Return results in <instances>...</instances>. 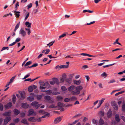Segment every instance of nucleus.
Segmentation results:
<instances>
[{"label":"nucleus","instance_id":"obj_1","mask_svg":"<svg viewBox=\"0 0 125 125\" xmlns=\"http://www.w3.org/2000/svg\"><path fill=\"white\" fill-rule=\"evenodd\" d=\"M50 87V85L48 82H46L45 83L42 82L40 83V89H41L48 88Z\"/></svg>","mask_w":125,"mask_h":125},{"label":"nucleus","instance_id":"obj_2","mask_svg":"<svg viewBox=\"0 0 125 125\" xmlns=\"http://www.w3.org/2000/svg\"><path fill=\"white\" fill-rule=\"evenodd\" d=\"M83 89L82 86H78L75 87V91H72L71 94L72 95H77L80 93V91Z\"/></svg>","mask_w":125,"mask_h":125},{"label":"nucleus","instance_id":"obj_3","mask_svg":"<svg viewBox=\"0 0 125 125\" xmlns=\"http://www.w3.org/2000/svg\"><path fill=\"white\" fill-rule=\"evenodd\" d=\"M36 115V112H35L33 109H30L28 112V116L31 115L33 116H35Z\"/></svg>","mask_w":125,"mask_h":125},{"label":"nucleus","instance_id":"obj_4","mask_svg":"<svg viewBox=\"0 0 125 125\" xmlns=\"http://www.w3.org/2000/svg\"><path fill=\"white\" fill-rule=\"evenodd\" d=\"M31 105L33 107H35L36 109H37L40 106L41 104H39L37 102L34 101L31 103Z\"/></svg>","mask_w":125,"mask_h":125},{"label":"nucleus","instance_id":"obj_5","mask_svg":"<svg viewBox=\"0 0 125 125\" xmlns=\"http://www.w3.org/2000/svg\"><path fill=\"white\" fill-rule=\"evenodd\" d=\"M50 83L51 84H54L55 83L56 84H58V79L56 78H53L52 79V81H50Z\"/></svg>","mask_w":125,"mask_h":125},{"label":"nucleus","instance_id":"obj_6","mask_svg":"<svg viewBox=\"0 0 125 125\" xmlns=\"http://www.w3.org/2000/svg\"><path fill=\"white\" fill-rule=\"evenodd\" d=\"M19 34L22 37H24L26 36V33L23 29L21 28L19 31Z\"/></svg>","mask_w":125,"mask_h":125},{"label":"nucleus","instance_id":"obj_7","mask_svg":"<svg viewBox=\"0 0 125 125\" xmlns=\"http://www.w3.org/2000/svg\"><path fill=\"white\" fill-rule=\"evenodd\" d=\"M75 89V86L73 85H72L68 88V91L71 92L72 91H74V90Z\"/></svg>","mask_w":125,"mask_h":125},{"label":"nucleus","instance_id":"obj_8","mask_svg":"<svg viewBox=\"0 0 125 125\" xmlns=\"http://www.w3.org/2000/svg\"><path fill=\"white\" fill-rule=\"evenodd\" d=\"M19 94L21 95V99H23L25 98V94L24 92L20 91L19 92Z\"/></svg>","mask_w":125,"mask_h":125},{"label":"nucleus","instance_id":"obj_9","mask_svg":"<svg viewBox=\"0 0 125 125\" xmlns=\"http://www.w3.org/2000/svg\"><path fill=\"white\" fill-rule=\"evenodd\" d=\"M11 117L9 116L7 117L4 120V123L6 124L11 120Z\"/></svg>","mask_w":125,"mask_h":125},{"label":"nucleus","instance_id":"obj_10","mask_svg":"<svg viewBox=\"0 0 125 125\" xmlns=\"http://www.w3.org/2000/svg\"><path fill=\"white\" fill-rule=\"evenodd\" d=\"M61 120V117H59L56 118L54 120V124H56L59 122Z\"/></svg>","mask_w":125,"mask_h":125},{"label":"nucleus","instance_id":"obj_11","mask_svg":"<svg viewBox=\"0 0 125 125\" xmlns=\"http://www.w3.org/2000/svg\"><path fill=\"white\" fill-rule=\"evenodd\" d=\"M29 105L27 103H22L21 104V107L23 108H28Z\"/></svg>","mask_w":125,"mask_h":125},{"label":"nucleus","instance_id":"obj_12","mask_svg":"<svg viewBox=\"0 0 125 125\" xmlns=\"http://www.w3.org/2000/svg\"><path fill=\"white\" fill-rule=\"evenodd\" d=\"M12 106V103H11L10 102L8 103L5 106V108L6 109H9Z\"/></svg>","mask_w":125,"mask_h":125},{"label":"nucleus","instance_id":"obj_13","mask_svg":"<svg viewBox=\"0 0 125 125\" xmlns=\"http://www.w3.org/2000/svg\"><path fill=\"white\" fill-rule=\"evenodd\" d=\"M28 120L29 121L34 122L36 121L35 117H31L28 119Z\"/></svg>","mask_w":125,"mask_h":125},{"label":"nucleus","instance_id":"obj_14","mask_svg":"<svg viewBox=\"0 0 125 125\" xmlns=\"http://www.w3.org/2000/svg\"><path fill=\"white\" fill-rule=\"evenodd\" d=\"M42 91L45 92H46V94H47L51 95L52 94V91L51 90H49L46 91L45 90H42Z\"/></svg>","mask_w":125,"mask_h":125},{"label":"nucleus","instance_id":"obj_15","mask_svg":"<svg viewBox=\"0 0 125 125\" xmlns=\"http://www.w3.org/2000/svg\"><path fill=\"white\" fill-rule=\"evenodd\" d=\"M30 28H29V27H27L25 28V30L27 32L28 35H30L31 33Z\"/></svg>","mask_w":125,"mask_h":125},{"label":"nucleus","instance_id":"obj_16","mask_svg":"<svg viewBox=\"0 0 125 125\" xmlns=\"http://www.w3.org/2000/svg\"><path fill=\"white\" fill-rule=\"evenodd\" d=\"M38 112L39 113L41 114L42 115L45 114L47 113V112H45L44 110H41L39 111H38Z\"/></svg>","mask_w":125,"mask_h":125},{"label":"nucleus","instance_id":"obj_17","mask_svg":"<svg viewBox=\"0 0 125 125\" xmlns=\"http://www.w3.org/2000/svg\"><path fill=\"white\" fill-rule=\"evenodd\" d=\"M14 13L15 15V16L17 18H18L20 16L19 13H20V12L18 11H14Z\"/></svg>","mask_w":125,"mask_h":125},{"label":"nucleus","instance_id":"obj_18","mask_svg":"<svg viewBox=\"0 0 125 125\" xmlns=\"http://www.w3.org/2000/svg\"><path fill=\"white\" fill-rule=\"evenodd\" d=\"M45 99L46 100L49 101L51 99V97L49 96L46 95L44 96Z\"/></svg>","mask_w":125,"mask_h":125},{"label":"nucleus","instance_id":"obj_19","mask_svg":"<svg viewBox=\"0 0 125 125\" xmlns=\"http://www.w3.org/2000/svg\"><path fill=\"white\" fill-rule=\"evenodd\" d=\"M115 119L116 121L119 122L120 121L119 115L118 114L116 115H115Z\"/></svg>","mask_w":125,"mask_h":125},{"label":"nucleus","instance_id":"obj_20","mask_svg":"<svg viewBox=\"0 0 125 125\" xmlns=\"http://www.w3.org/2000/svg\"><path fill=\"white\" fill-rule=\"evenodd\" d=\"M122 110L123 112H125V104L124 103H123L122 104Z\"/></svg>","mask_w":125,"mask_h":125},{"label":"nucleus","instance_id":"obj_21","mask_svg":"<svg viewBox=\"0 0 125 125\" xmlns=\"http://www.w3.org/2000/svg\"><path fill=\"white\" fill-rule=\"evenodd\" d=\"M81 83V81L80 80H74V83L76 84L77 85H79Z\"/></svg>","mask_w":125,"mask_h":125},{"label":"nucleus","instance_id":"obj_22","mask_svg":"<svg viewBox=\"0 0 125 125\" xmlns=\"http://www.w3.org/2000/svg\"><path fill=\"white\" fill-rule=\"evenodd\" d=\"M10 112H5L3 114V115L4 116H10Z\"/></svg>","mask_w":125,"mask_h":125},{"label":"nucleus","instance_id":"obj_23","mask_svg":"<svg viewBox=\"0 0 125 125\" xmlns=\"http://www.w3.org/2000/svg\"><path fill=\"white\" fill-rule=\"evenodd\" d=\"M49 107L51 108H57V106L54 104H52L50 105Z\"/></svg>","mask_w":125,"mask_h":125},{"label":"nucleus","instance_id":"obj_24","mask_svg":"<svg viewBox=\"0 0 125 125\" xmlns=\"http://www.w3.org/2000/svg\"><path fill=\"white\" fill-rule=\"evenodd\" d=\"M22 123L26 124H28V123L27 122V120L25 119L24 118L22 119L21 121Z\"/></svg>","mask_w":125,"mask_h":125},{"label":"nucleus","instance_id":"obj_25","mask_svg":"<svg viewBox=\"0 0 125 125\" xmlns=\"http://www.w3.org/2000/svg\"><path fill=\"white\" fill-rule=\"evenodd\" d=\"M83 13H85L86 12H88L90 13H92L93 12V11L90 10H85L83 11Z\"/></svg>","mask_w":125,"mask_h":125},{"label":"nucleus","instance_id":"obj_26","mask_svg":"<svg viewBox=\"0 0 125 125\" xmlns=\"http://www.w3.org/2000/svg\"><path fill=\"white\" fill-rule=\"evenodd\" d=\"M104 122L103 120V119L101 118L99 120V123L100 125H102L104 124Z\"/></svg>","mask_w":125,"mask_h":125},{"label":"nucleus","instance_id":"obj_27","mask_svg":"<svg viewBox=\"0 0 125 125\" xmlns=\"http://www.w3.org/2000/svg\"><path fill=\"white\" fill-rule=\"evenodd\" d=\"M25 25L27 26V27H29V28L31 27V23L29 22H26L25 23Z\"/></svg>","mask_w":125,"mask_h":125},{"label":"nucleus","instance_id":"obj_28","mask_svg":"<svg viewBox=\"0 0 125 125\" xmlns=\"http://www.w3.org/2000/svg\"><path fill=\"white\" fill-rule=\"evenodd\" d=\"M68 67V65H61L59 66V67L60 68H67Z\"/></svg>","mask_w":125,"mask_h":125},{"label":"nucleus","instance_id":"obj_29","mask_svg":"<svg viewBox=\"0 0 125 125\" xmlns=\"http://www.w3.org/2000/svg\"><path fill=\"white\" fill-rule=\"evenodd\" d=\"M27 99L30 101H32L34 100V97L32 96H29L27 97Z\"/></svg>","mask_w":125,"mask_h":125},{"label":"nucleus","instance_id":"obj_30","mask_svg":"<svg viewBox=\"0 0 125 125\" xmlns=\"http://www.w3.org/2000/svg\"><path fill=\"white\" fill-rule=\"evenodd\" d=\"M20 22H19L18 23L15 27V29L14 30V31H15L17 29L19 28L20 26Z\"/></svg>","mask_w":125,"mask_h":125},{"label":"nucleus","instance_id":"obj_31","mask_svg":"<svg viewBox=\"0 0 125 125\" xmlns=\"http://www.w3.org/2000/svg\"><path fill=\"white\" fill-rule=\"evenodd\" d=\"M113 105L114 106V108L115 110H117L118 108V106L117 104L115 103H114L113 104Z\"/></svg>","mask_w":125,"mask_h":125},{"label":"nucleus","instance_id":"obj_32","mask_svg":"<svg viewBox=\"0 0 125 125\" xmlns=\"http://www.w3.org/2000/svg\"><path fill=\"white\" fill-rule=\"evenodd\" d=\"M61 89L63 92H65L67 90L66 87L64 86H61Z\"/></svg>","mask_w":125,"mask_h":125},{"label":"nucleus","instance_id":"obj_33","mask_svg":"<svg viewBox=\"0 0 125 125\" xmlns=\"http://www.w3.org/2000/svg\"><path fill=\"white\" fill-rule=\"evenodd\" d=\"M16 75H15V76H14L13 77H12L10 80V81L9 82H10V83H12L13 81L14 80L15 78L16 77Z\"/></svg>","mask_w":125,"mask_h":125},{"label":"nucleus","instance_id":"obj_34","mask_svg":"<svg viewBox=\"0 0 125 125\" xmlns=\"http://www.w3.org/2000/svg\"><path fill=\"white\" fill-rule=\"evenodd\" d=\"M44 115L41 117L42 118H44L46 117L47 116H48L50 115V114L48 113H47L46 114H44Z\"/></svg>","mask_w":125,"mask_h":125},{"label":"nucleus","instance_id":"obj_35","mask_svg":"<svg viewBox=\"0 0 125 125\" xmlns=\"http://www.w3.org/2000/svg\"><path fill=\"white\" fill-rule=\"evenodd\" d=\"M112 115V113L110 111H108L107 113V116L108 118H109L111 117Z\"/></svg>","mask_w":125,"mask_h":125},{"label":"nucleus","instance_id":"obj_36","mask_svg":"<svg viewBox=\"0 0 125 125\" xmlns=\"http://www.w3.org/2000/svg\"><path fill=\"white\" fill-rule=\"evenodd\" d=\"M72 81V79L71 78H69L67 79H66V82L69 83V84H70L71 83V82Z\"/></svg>","mask_w":125,"mask_h":125},{"label":"nucleus","instance_id":"obj_37","mask_svg":"<svg viewBox=\"0 0 125 125\" xmlns=\"http://www.w3.org/2000/svg\"><path fill=\"white\" fill-rule=\"evenodd\" d=\"M14 114L16 115H17L20 113V111L17 109H15L14 111Z\"/></svg>","mask_w":125,"mask_h":125},{"label":"nucleus","instance_id":"obj_38","mask_svg":"<svg viewBox=\"0 0 125 125\" xmlns=\"http://www.w3.org/2000/svg\"><path fill=\"white\" fill-rule=\"evenodd\" d=\"M60 93L59 92H52V94L53 95L58 94Z\"/></svg>","mask_w":125,"mask_h":125},{"label":"nucleus","instance_id":"obj_39","mask_svg":"<svg viewBox=\"0 0 125 125\" xmlns=\"http://www.w3.org/2000/svg\"><path fill=\"white\" fill-rule=\"evenodd\" d=\"M9 47H3L1 50V52L5 50L6 49H7V50H9Z\"/></svg>","mask_w":125,"mask_h":125},{"label":"nucleus","instance_id":"obj_40","mask_svg":"<svg viewBox=\"0 0 125 125\" xmlns=\"http://www.w3.org/2000/svg\"><path fill=\"white\" fill-rule=\"evenodd\" d=\"M57 105L59 107V108H61L63 106L62 104L60 102H59L58 103Z\"/></svg>","mask_w":125,"mask_h":125},{"label":"nucleus","instance_id":"obj_41","mask_svg":"<svg viewBox=\"0 0 125 125\" xmlns=\"http://www.w3.org/2000/svg\"><path fill=\"white\" fill-rule=\"evenodd\" d=\"M21 38L18 37L16 39L15 41L14 42L16 43L20 41H21Z\"/></svg>","mask_w":125,"mask_h":125},{"label":"nucleus","instance_id":"obj_42","mask_svg":"<svg viewBox=\"0 0 125 125\" xmlns=\"http://www.w3.org/2000/svg\"><path fill=\"white\" fill-rule=\"evenodd\" d=\"M32 62L31 61H29V62H27L26 64L24 66H27L29 65Z\"/></svg>","mask_w":125,"mask_h":125},{"label":"nucleus","instance_id":"obj_43","mask_svg":"<svg viewBox=\"0 0 125 125\" xmlns=\"http://www.w3.org/2000/svg\"><path fill=\"white\" fill-rule=\"evenodd\" d=\"M114 64H115V63H113V64H109V65H104V66H103V67L104 68H105L107 67H109V66H111L113 65H114Z\"/></svg>","mask_w":125,"mask_h":125},{"label":"nucleus","instance_id":"obj_44","mask_svg":"<svg viewBox=\"0 0 125 125\" xmlns=\"http://www.w3.org/2000/svg\"><path fill=\"white\" fill-rule=\"evenodd\" d=\"M77 99L76 98L75 96H73L71 97L70 99L72 101L75 100Z\"/></svg>","mask_w":125,"mask_h":125},{"label":"nucleus","instance_id":"obj_45","mask_svg":"<svg viewBox=\"0 0 125 125\" xmlns=\"http://www.w3.org/2000/svg\"><path fill=\"white\" fill-rule=\"evenodd\" d=\"M12 99L13 102L14 104L16 100V97L15 95L13 96Z\"/></svg>","mask_w":125,"mask_h":125},{"label":"nucleus","instance_id":"obj_46","mask_svg":"<svg viewBox=\"0 0 125 125\" xmlns=\"http://www.w3.org/2000/svg\"><path fill=\"white\" fill-rule=\"evenodd\" d=\"M57 99L60 101L62 100L63 99V98L62 97L60 96H57Z\"/></svg>","mask_w":125,"mask_h":125},{"label":"nucleus","instance_id":"obj_47","mask_svg":"<svg viewBox=\"0 0 125 125\" xmlns=\"http://www.w3.org/2000/svg\"><path fill=\"white\" fill-rule=\"evenodd\" d=\"M104 114V112L100 111L99 113V115L101 116H103Z\"/></svg>","mask_w":125,"mask_h":125},{"label":"nucleus","instance_id":"obj_48","mask_svg":"<svg viewBox=\"0 0 125 125\" xmlns=\"http://www.w3.org/2000/svg\"><path fill=\"white\" fill-rule=\"evenodd\" d=\"M124 92H125L124 91H121L120 92H118V93L116 94L115 95V96H117L119 94H121L123 93H124Z\"/></svg>","mask_w":125,"mask_h":125},{"label":"nucleus","instance_id":"obj_49","mask_svg":"<svg viewBox=\"0 0 125 125\" xmlns=\"http://www.w3.org/2000/svg\"><path fill=\"white\" fill-rule=\"evenodd\" d=\"M66 35V34H63L62 35L60 36L59 37V39H60L61 38H62L64 37Z\"/></svg>","mask_w":125,"mask_h":125},{"label":"nucleus","instance_id":"obj_50","mask_svg":"<svg viewBox=\"0 0 125 125\" xmlns=\"http://www.w3.org/2000/svg\"><path fill=\"white\" fill-rule=\"evenodd\" d=\"M28 91L30 92H32L33 91V88L32 86H31L29 87L28 88Z\"/></svg>","mask_w":125,"mask_h":125},{"label":"nucleus","instance_id":"obj_51","mask_svg":"<svg viewBox=\"0 0 125 125\" xmlns=\"http://www.w3.org/2000/svg\"><path fill=\"white\" fill-rule=\"evenodd\" d=\"M37 98L38 100H40L42 97V95H37Z\"/></svg>","mask_w":125,"mask_h":125},{"label":"nucleus","instance_id":"obj_52","mask_svg":"<svg viewBox=\"0 0 125 125\" xmlns=\"http://www.w3.org/2000/svg\"><path fill=\"white\" fill-rule=\"evenodd\" d=\"M3 105L1 104H0V110L2 111L3 110Z\"/></svg>","mask_w":125,"mask_h":125},{"label":"nucleus","instance_id":"obj_53","mask_svg":"<svg viewBox=\"0 0 125 125\" xmlns=\"http://www.w3.org/2000/svg\"><path fill=\"white\" fill-rule=\"evenodd\" d=\"M19 118H17L16 119H15L13 120V121L15 123H17L19 121Z\"/></svg>","mask_w":125,"mask_h":125},{"label":"nucleus","instance_id":"obj_54","mask_svg":"<svg viewBox=\"0 0 125 125\" xmlns=\"http://www.w3.org/2000/svg\"><path fill=\"white\" fill-rule=\"evenodd\" d=\"M107 74L105 73L104 72L103 73L101 74V76L102 77H104L105 76H107Z\"/></svg>","mask_w":125,"mask_h":125},{"label":"nucleus","instance_id":"obj_55","mask_svg":"<svg viewBox=\"0 0 125 125\" xmlns=\"http://www.w3.org/2000/svg\"><path fill=\"white\" fill-rule=\"evenodd\" d=\"M116 43H117V44H118L121 45L120 43L118 42V41H117V40H116L115 42L113 43V44H115Z\"/></svg>","mask_w":125,"mask_h":125},{"label":"nucleus","instance_id":"obj_56","mask_svg":"<svg viewBox=\"0 0 125 125\" xmlns=\"http://www.w3.org/2000/svg\"><path fill=\"white\" fill-rule=\"evenodd\" d=\"M32 6V3H31L29 4L28 5L27 7L28 9L31 8Z\"/></svg>","mask_w":125,"mask_h":125},{"label":"nucleus","instance_id":"obj_57","mask_svg":"<svg viewBox=\"0 0 125 125\" xmlns=\"http://www.w3.org/2000/svg\"><path fill=\"white\" fill-rule=\"evenodd\" d=\"M46 52H45V54H48L50 52V50L49 49H47L46 50Z\"/></svg>","mask_w":125,"mask_h":125},{"label":"nucleus","instance_id":"obj_58","mask_svg":"<svg viewBox=\"0 0 125 125\" xmlns=\"http://www.w3.org/2000/svg\"><path fill=\"white\" fill-rule=\"evenodd\" d=\"M115 80L114 79H112V80H110L109 82H108V83H112L114 82H115Z\"/></svg>","mask_w":125,"mask_h":125},{"label":"nucleus","instance_id":"obj_59","mask_svg":"<svg viewBox=\"0 0 125 125\" xmlns=\"http://www.w3.org/2000/svg\"><path fill=\"white\" fill-rule=\"evenodd\" d=\"M30 74H28L26 75L24 77V78H23L22 79L23 80L24 79H26V78H27L28 77H29L30 76Z\"/></svg>","mask_w":125,"mask_h":125},{"label":"nucleus","instance_id":"obj_60","mask_svg":"<svg viewBox=\"0 0 125 125\" xmlns=\"http://www.w3.org/2000/svg\"><path fill=\"white\" fill-rule=\"evenodd\" d=\"M93 122L94 124H97V121L96 120L93 119Z\"/></svg>","mask_w":125,"mask_h":125},{"label":"nucleus","instance_id":"obj_61","mask_svg":"<svg viewBox=\"0 0 125 125\" xmlns=\"http://www.w3.org/2000/svg\"><path fill=\"white\" fill-rule=\"evenodd\" d=\"M105 100V98H103L101 99L99 101L100 103H101L102 104L104 102V100Z\"/></svg>","mask_w":125,"mask_h":125},{"label":"nucleus","instance_id":"obj_62","mask_svg":"<svg viewBox=\"0 0 125 125\" xmlns=\"http://www.w3.org/2000/svg\"><path fill=\"white\" fill-rule=\"evenodd\" d=\"M70 99L68 98H66L64 99V101L66 102H68L70 101Z\"/></svg>","mask_w":125,"mask_h":125},{"label":"nucleus","instance_id":"obj_63","mask_svg":"<svg viewBox=\"0 0 125 125\" xmlns=\"http://www.w3.org/2000/svg\"><path fill=\"white\" fill-rule=\"evenodd\" d=\"M29 12L26 15V16L25 17V18L24 20H25L26 21V20L27 18H28L29 16Z\"/></svg>","mask_w":125,"mask_h":125},{"label":"nucleus","instance_id":"obj_64","mask_svg":"<svg viewBox=\"0 0 125 125\" xmlns=\"http://www.w3.org/2000/svg\"><path fill=\"white\" fill-rule=\"evenodd\" d=\"M25 113L24 112H22L21 113V117H23L25 116Z\"/></svg>","mask_w":125,"mask_h":125}]
</instances>
